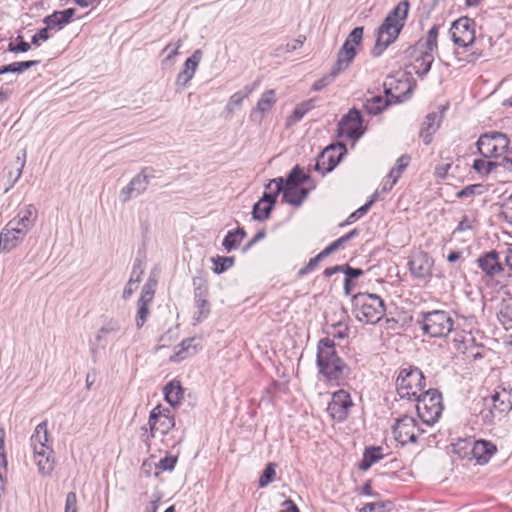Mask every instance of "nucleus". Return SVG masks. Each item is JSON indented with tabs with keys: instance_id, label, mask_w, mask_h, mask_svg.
Returning <instances> with one entry per match:
<instances>
[{
	"instance_id": "774afa93",
	"label": "nucleus",
	"mask_w": 512,
	"mask_h": 512,
	"mask_svg": "<svg viewBox=\"0 0 512 512\" xmlns=\"http://www.w3.org/2000/svg\"><path fill=\"white\" fill-rule=\"evenodd\" d=\"M154 294H155L154 292L142 289V292L138 299V302L150 305L154 298Z\"/></svg>"
},
{
	"instance_id": "b1692460",
	"label": "nucleus",
	"mask_w": 512,
	"mask_h": 512,
	"mask_svg": "<svg viewBox=\"0 0 512 512\" xmlns=\"http://www.w3.org/2000/svg\"><path fill=\"white\" fill-rule=\"evenodd\" d=\"M207 289L197 288L194 293V304L196 311L194 312L193 319L195 323H200L205 320L211 312V304L207 299Z\"/></svg>"
},
{
	"instance_id": "423d86ee",
	"label": "nucleus",
	"mask_w": 512,
	"mask_h": 512,
	"mask_svg": "<svg viewBox=\"0 0 512 512\" xmlns=\"http://www.w3.org/2000/svg\"><path fill=\"white\" fill-rule=\"evenodd\" d=\"M417 322L422 331L431 337H446L454 328L453 318L443 310L422 313Z\"/></svg>"
},
{
	"instance_id": "1a4fd4ad",
	"label": "nucleus",
	"mask_w": 512,
	"mask_h": 512,
	"mask_svg": "<svg viewBox=\"0 0 512 512\" xmlns=\"http://www.w3.org/2000/svg\"><path fill=\"white\" fill-rule=\"evenodd\" d=\"M424 388V375L418 368L402 369L396 380L397 393L401 398L416 399Z\"/></svg>"
},
{
	"instance_id": "2eb2a0df",
	"label": "nucleus",
	"mask_w": 512,
	"mask_h": 512,
	"mask_svg": "<svg viewBox=\"0 0 512 512\" xmlns=\"http://www.w3.org/2000/svg\"><path fill=\"white\" fill-rule=\"evenodd\" d=\"M433 266V258L423 251L413 253L408 261V268L412 277L424 282L431 278Z\"/></svg>"
},
{
	"instance_id": "f704fd0d",
	"label": "nucleus",
	"mask_w": 512,
	"mask_h": 512,
	"mask_svg": "<svg viewBox=\"0 0 512 512\" xmlns=\"http://www.w3.org/2000/svg\"><path fill=\"white\" fill-rule=\"evenodd\" d=\"M315 107V100L309 99L298 104L291 116L287 119V125H292L300 121L309 111Z\"/></svg>"
},
{
	"instance_id": "4d7b16f0",
	"label": "nucleus",
	"mask_w": 512,
	"mask_h": 512,
	"mask_svg": "<svg viewBox=\"0 0 512 512\" xmlns=\"http://www.w3.org/2000/svg\"><path fill=\"white\" fill-rule=\"evenodd\" d=\"M43 22L46 24L45 28H48V30L51 28H54L56 26H59V27L62 26V23L60 22L57 12H54L51 15H48L47 17H45Z\"/></svg>"
},
{
	"instance_id": "bf43d9fd",
	"label": "nucleus",
	"mask_w": 512,
	"mask_h": 512,
	"mask_svg": "<svg viewBox=\"0 0 512 512\" xmlns=\"http://www.w3.org/2000/svg\"><path fill=\"white\" fill-rule=\"evenodd\" d=\"M451 167L452 165L450 163L438 165L435 169V175L440 179H446L449 177Z\"/></svg>"
},
{
	"instance_id": "473e14b6",
	"label": "nucleus",
	"mask_w": 512,
	"mask_h": 512,
	"mask_svg": "<svg viewBox=\"0 0 512 512\" xmlns=\"http://www.w3.org/2000/svg\"><path fill=\"white\" fill-rule=\"evenodd\" d=\"M37 216L38 213L36 208L31 204H27L19 208L17 215L13 219L16 220L17 223L22 222L33 228L37 220Z\"/></svg>"
},
{
	"instance_id": "de8ad7c7",
	"label": "nucleus",
	"mask_w": 512,
	"mask_h": 512,
	"mask_svg": "<svg viewBox=\"0 0 512 512\" xmlns=\"http://www.w3.org/2000/svg\"><path fill=\"white\" fill-rule=\"evenodd\" d=\"M398 179H399V172L397 170H391L389 175L386 177V179L382 183L383 192L391 190Z\"/></svg>"
},
{
	"instance_id": "69168bd1",
	"label": "nucleus",
	"mask_w": 512,
	"mask_h": 512,
	"mask_svg": "<svg viewBox=\"0 0 512 512\" xmlns=\"http://www.w3.org/2000/svg\"><path fill=\"white\" fill-rule=\"evenodd\" d=\"M410 161V157L407 155H402L397 160V166L392 168L391 170H397L399 172V176L401 175L402 171L408 166Z\"/></svg>"
},
{
	"instance_id": "c756f323",
	"label": "nucleus",
	"mask_w": 512,
	"mask_h": 512,
	"mask_svg": "<svg viewBox=\"0 0 512 512\" xmlns=\"http://www.w3.org/2000/svg\"><path fill=\"white\" fill-rule=\"evenodd\" d=\"M165 400L173 407L180 404L184 396V390L177 380H172L164 387Z\"/></svg>"
},
{
	"instance_id": "393cba45",
	"label": "nucleus",
	"mask_w": 512,
	"mask_h": 512,
	"mask_svg": "<svg viewBox=\"0 0 512 512\" xmlns=\"http://www.w3.org/2000/svg\"><path fill=\"white\" fill-rule=\"evenodd\" d=\"M478 266L489 277L494 278L503 272V266L499 261L498 253L491 251L478 259Z\"/></svg>"
},
{
	"instance_id": "0e129e2a",
	"label": "nucleus",
	"mask_w": 512,
	"mask_h": 512,
	"mask_svg": "<svg viewBox=\"0 0 512 512\" xmlns=\"http://www.w3.org/2000/svg\"><path fill=\"white\" fill-rule=\"evenodd\" d=\"M9 223H10V227L15 228V230H18L19 232L21 231V233H24L25 235H27L30 232V230L32 229L30 226L26 225L25 223H22V222L17 223V221L14 219H11L9 221Z\"/></svg>"
},
{
	"instance_id": "9b49d317",
	"label": "nucleus",
	"mask_w": 512,
	"mask_h": 512,
	"mask_svg": "<svg viewBox=\"0 0 512 512\" xmlns=\"http://www.w3.org/2000/svg\"><path fill=\"white\" fill-rule=\"evenodd\" d=\"M394 82V77H388L384 82L386 97L382 95H371L370 97H366L364 101V109L368 114L378 115L388 107L391 103V99H395V103H399L407 99L406 94L395 95L392 93Z\"/></svg>"
},
{
	"instance_id": "39448f33",
	"label": "nucleus",
	"mask_w": 512,
	"mask_h": 512,
	"mask_svg": "<svg viewBox=\"0 0 512 512\" xmlns=\"http://www.w3.org/2000/svg\"><path fill=\"white\" fill-rule=\"evenodd\" d=\"M485 406L480 417L484 423L493 424L512 409V388L498 386L490 399H485Z\"/></svg>"
},
{
	"instance_id": "603ef678",
	"label": "nucleus",
	"mask_w": 512,
	"mask_h": 512,
	"mask_svg": "<svg viewBox=\"0 0 512 512\" xmlns=\"http://www.w3.org/2000/svg\"><path fill=\"white\" fill-rule=\"evenodd\" d=\"M50 38L48 28L40 29L36 34L33 35L31 43L36 46H40L41 42L47 41Z\"/></svg>"
},
{
	"instance_id": "3c124183",
	"label": "nucleus",
	"mask_w": 512,
	"mask_h": 512,
	"mask_svg": "<svg viewBox=\"0 0 512 512\" xmlns=\"http://www.w3.org/2000/svg\"><path fill=\"white\" fill-rule=\"evenodd\" d=\"M177 463V457L166 456L159 462V468L163 471H172Z\"/></svg>"
},
{
	"instance_id": "7ed1b4c3",
	"label": "nucleus",
	"mask_w": 512,
	"mask_h": 512,
	"mask_svg": "<svg viewBox=\"0 0 512 512\" xmlns=\"http://www.w3.org/2000/svg\"><path fill=\"white\" fill-rule=\"evenodd\" d=\"M31 447L34 453V463L38 467V472L42 476H48L55 467L54 451L48 445L47 424L41 422L38 424L31 436Z\"/></svg>"
},
{
	"instance_id": "f03ea898",
	"label": "nucleus",
	"mask_w": 512,
	"mask_h": 512,
	"mask_svg": "<svg viewBox=\"0 0 512 512\" xmlns=\"http://www.w3.org/2000/svg\"><path fill=\"white\" fill-rule=\"evenodd\" d=\"M317 366L327 380L337 383L346 379L350 372L349 367L338 356L335 343L330 338H323L318 343Z\"/></svg>"
},
{
	"instance_id": "a18cd8bd",
	"label": "nucleus",
	"mask_w": 512,
	"mask_h": 512,
	"mask_svg": "<svg viewBox=\"0 0 512 512\" xmlns=\"http://www.w3.org/2000/svg\"><path fill=\"white\" fill-rule=\"evenodd\" d=\"M363 31V27L354 28L348 35L344 43H348L350 46H354V48L356 49V46H358L361 43V40L363 38Z\"/></svg>"
},
{
	"instance_id": "052dcab7",
	"label": "nucleus",
	"mask_w": 512,
	"mask_h": 512,
	"mask_svg": "<svg viewBox=\"0 0 512 512\" xmlns=\"http://www.w3.org/2000/svg\"><path fill=\"white\" fill-rule=\"evenodd\" d=\"M56 12L59 16V19H60V22L62 23V25H65L70 22L71 18L73 17V15L75 13V10L73 8H68L63 11H56Z\"/></svg>"
},
{
	"instance_id": "6e6552de",
	"label": "nucleus",
	"mask_w": 512,
	"mask_h": 512,
	"mask_svg": "<svg viewBox=\"0 0 512 512\" xmlns=\"http://www.w3.org/2000/svg\"><path fill=\"white\" fill-rule=\"evenodd\" d=\"M415 400L417 401V413L422 422L428 426L436 423L443 410L440 393L436 390H428Z\"/></svg>"
},
{
	"instance_id": "20e7f679",
	"label": "nucleus",
	"mask_w": 512,
	"mask_h": 512,
	"mask_svg": "<svg viewBox=\"0 0 512 512\" xmlns=\"http://www.w3.org/2000/svg\"><path fill=\"white\" fill-rule=\"evenodd\" d=\"M385 304L380 296L372 293H358L352 298V313L364 324H376L385 315Z\"/></svg>"
},
{
	"instance_id": "bb28decb",
	"label": "nucleus",
	"mask_w": 512,
	"mask_h": 512,
	"mask_svg": "<svg viewBox=\"0 0 512 512\" xmlns=\"http://www.w3.org/2000/svg\"><path fill=\"white\" fill-rule=\"evenodd\" d=\"M155 180L153 170L151 168H144L138 175H136L128 184L126 191L122 192H142L148 189L151 182Z\"/></svg>"
},
{
	"instance_id": "680f3d73",
	"label": "nucleus",
	"mask_w": 512,
	"mask_h": 512,
	"mask_svg": "<svg viewBox=\"0 0 512 512\" xmlns=\"http://www.w3.org/2000/svg\"><path fill=\"white\" fill-rule=\"evenodd\" d=\"M30 44L21 40L19 44L14 45L12 42L8 45V51L10 52H27L30 49Z\"/></svg>"
},
{
	"instance_id": "58836bf2",
	"label": "nucleus",
	"mask_w": 512,
	"mask_h": 512,
	"mask_svg": "<svg viewBox=\"0 0 512 512\" xmlns=\"http://www.w3.org/2000/svg\"><path fill=\"white\" fill-rule=\"evenodd\" d=\"M121 326L120 322L116 319L108 320L96 333V340L101 342L109 334H116L119 332Z\"/></svg>"
},
{
	"instance_id": "0eeeda50",
	"label": "nucleus",
	"mask_w": 512,
	"mask_h": 512,
	"mask_svg": "<svg viewBox=\"0 0 512 512\" xmlns=\"http://www.w3.org/2000/svg\"><path fill=\"white\" fill-rule=\"evenodd\" d=\"M302 184H305L306 187L301 188L298 192H309L310 189L315 188L310 175L305 173L303 168L296 165L286 178L278 177L272 179L265 187L270 192H292Z\"/></svg>"
},
{
	"instance_id": "09e8293b",
	"label": "nucleus",
	"mask_w": 512,
	"mask_h": 512,
	"mask_svg": "<svg viewBox=\"0 0 512 512\" xmlns=\"http://www.w3.org/2000/svg\"><path fill=\"white\" fill-rule=\"evenodd\" d=\"M64 512H78L77 508V495L75 492H69L65 500Z\"/></svg>"
},
{
	"instance_id": "a878e982",
	"label": "nucleus",
	"mask_w": 512,
	"mask_h": 512,
	"mask_svg": "<svg viewBox=\"0 0 512 512\" xmlns=\"http://www.w3.org/2000/svg\"><path fill=\"white\" fill-rule=\"evenodd\" d=\"M198 339L196 337L184 339L176 348L173 355L170 356V361L181 362L193 355L198 351Z\"/></svg>"
},
{
	"instance_id": "5fc2aeb1",
	"label": "nucleus",
	"mask_w": 512,
	"mask_h": 512,
	"mask_svg": "<svg viewBox=\"0 0 512 512\" xmlns=\"http://www.w3.org/2000/svg\"><path fill=\"white\" fill-rule=\"evenodd\" d=\"M502 215L509 223H512V194H510L502 205Z\"/></svg>"
},
{
	"instance_id": "c85d7f7f",
	"label": "nucleus",
	"mask_w": 512,
	"mask_h": 512,
	"mask_svg": "<svg viewBox=\"0 0 512 512\" xmlns=\"http://www.w3.org/2000/svg\"><path fill=\"white\" fill-rule=\"evenodd\" d=\"M355 56L356 49L354 46H350L348 43H344L337 54V60L332 69L335 70V73L340 74L350 66Z\"/></svg>"
},
{
	"instance_id": "a211bd4d",
	"label": "nucleus",
	"mask_w": 512,
	"mask_h": 512,
	"mask_svg": "<svg viewBox=\"0 0 512 512\" xmlns=\"http://www.w3.org/2000/svg\"><path fill=\"white\" fill-rule=\"evenodd\" d=\"M463 445L461 448L468 450L464 453V457L468 454H471L472 458L477 461L479 464H485L489 461V459L496 452V447L489 441L478 440V441H460L456 447Z\"/></svg>"
},
{
	"instance_id": "4468645a",
	"label": "nucleus",
	"mask_w": 512,
	"mask_h": 512,
	"mask_svg": "<svg viewBox=\"0 0 512 512\" xmlns=\"http://www.w3.org/2000/svg\"><path fill=\"white\" fill-rule=\"evenodd\" d=\"M346 152V147L342 143L328 146L317 157L314 169L324 176L336 167Z\"/></svg>"
},
{
	"instance_id": "6e6d98bb",
	"label": "nucleus",
	"mask_w": 512,
	"mask_h": 512,
	"mask_svg": "<svg viewBox=\"0 0 512 512\" xmlns=\"http://www.w3.org/2000/svg\"><path fill=\"white\" fill-rule=\"evenodd\" d=\"M345 243V240L341 236L340 238L333 241L331 244H329L325 249L322 250V256H329L331 253L335 252L337 249L340 248L342 244Z\"/></svg>"
},
{
	"instance_id": "f8f14e48",
	"label": "nucleus",
	"mask_w": 512,
	"mask_h": 512,
	"mask_svg": "<svg viewBox=\"0 0 512 512\" xmlns=\"http://www.w3.org/2000/svg\"><path fill=\"white\" fill-rule=\"evenodd\" d=\"M508 147V137L496 131L481 135L477 141V148L484 158L499 157L508 150Z\"/></svg>"
},
{
	"instance_id": "5701e85b",
	"label": "nucleus",
	"mask_w": 512,
	"mask_h": 512,
	"mask_svg": "<svg viewBox=\"0 0 512 512\" xmlns=\"http://www.w3.org/2000/svg\"><path fill=\"white\" fill-rule=\"evenodd\" d=\"M201 56L202 52L200 50H195L193 54L186 59L183 70L177 76V85L186 86L191 81L197 70Z\"/></svg>"
},
{
	"instance_id": "49530a36",
	"label": "nucleus",
	"mask_w": 512,
	"mask_h": 512,
	"mask_svg": "<svg viewBox=\"0 0 512 512\" xmlns=\"http://www.w3.org/2000/svg\"><path fill=\"white\" fill-rule=\"evenodd\" d=\"M283 202L299 207L305 200L307 194H282Z\"/></svg>"
},
{
	"instance_id": "e433bc0d",
	"label": "nucleus",
	"mask_w": 512,
	"mask_h": 512,
	"mask_svg": "<svg viewBox=\"0 0 512 512\" xmlns=\"http://www.w3.org/2000/svg\"><path fill=\"white\" fill-rule=\"evenodd\" d=\"M253 91L252 87L245 86L243 90L235 92L228 100L225 110L232 114L236 107H240L244 99H246Z\"/></svg>"
},
{
	"instance_id": "79ce46f5",
	"label": "nucleus",
	"mask_w": 512,
	"mask_h": 512,
	"mask_svg": "<svg viewBox=\"0 0 512 512\" xmlns=\"http://www.w3.org/2000/svg\"><path fill=\"white\" fill-rule=\"evenodd\" d=\"M276 475V464L269 463L259 478V487L264 488L269 485L275 478Z\"/></svg>"
},
{
	"instance_id": "c9c22d12",
	"label": "nucleus",
	"mask_w": 512,
	"mask_h": 512,
	"mask_svg": "<svg viewBox=\"0 0 512 512\" xmlns=\"http://www.w3.org/2000/svg\"><path fill=\"white\" fill-rule=\"evenodd\" d=\"M383 458L382 449L380 447H372L366 449L363 455V459L359 464V469L368 470L373 464L377 463Z\"/></svg>"
},
{
	"instance_id": "4c0bfd02",
	"label": "nucleus",
	"mask_w": 512,
	"mask_h": 512,
	"mask_svg": "<svg viewBox=\"0 0 512 512\" xmlns=\"http://www.w3.org/2000/svg\"><path fill=\"white\" fill-rule=\"evenodd\" d=\"M376 201V196H372L364 205H362L360 208H358L356 211L351 213L348 218L340 224L341 227L350 225L357 221L358 219L362 218L371 208L373 203Z\"/></svg>"
},
{
	"instance_id": "ea45409f",
	"label": "nucleus",
	"mask_w": 512,
	"mask_h": 512,
	"mask_svg": "<svg viewBox=\"0 0 512 512\" xmlns=\"http://www.w3.org/2000/svg\"><path fill=\"white\" fill-rule=\"evenodd\" d=\"M500 167L499 162L490 161L487 159H476L473 163V168L482 175H487L493 170Z\"/></svg>"
},
{
	"instance_id": "f257e3e1",
	"label": "nucleus",
	"mask_w": 512,
	"mask_h": 512,
	"mask_svg": "<svg viewBox=\"0 0 512 512\" xmlns=\"http://www.w3.org/2000/svg\"><path fill=\"white\" fill-rule=\"evenodd\" d=\"M409 12V1L403 0L386 16L377 31L376 44L371 53L379 57L399 36Z\"/></svg>"
},
{
	"instance_id": "4be33fe9",
	"label": "nucleus",
	"mask_w": 512,
	"mask_h": 512,
	"mask_svg": "<svg viewBox=\"0 0 512 512\" xmlns=\"http://www.w3.org/2000/svg\"><path fill=\"white\" fill-rule=\"evenodd\" d=\"M442 117V113L438 112H431L425 117L419 133L424 144L428 145L431 143L433 135L440 127Z\"/></svg>"
},
{
	"instance_id": "864d4df0",
	"label": "nucleus",
	"mask_w": 512,
	"mask_h": 512,
	"mask_svg": "<svg viewBox=\"0 0 512 512\" xmlns=\"http://www.w3.org/2000/svg\"><path fill=\"white\" fill-rule=\"evenodd\" d=\"M5 431L0 427V469H7V460L4 451Z\"/></svg>"
},
{
	"instance_id": "e2e57ef3",
	"label": "nucleus",
	"mask_w": 512,
	"mask_h": 512,
	"mask_svg": "<svg viewBox=\"0 0 512 512\" xmlns=\"http://www.w3.org/2000/svg\"><path fill=\"white\" fill-rule=\"evenodd\" d=\"M181 47V43L180 41L173 45V44H168L165 48H164V52H167V59L170 60L174 57H176L179 53V48Z\"/></svg>"
},
{
	"instance_id": "338daca9",
	"label": "nucleus",
	"mask_w": 512,
	"mask_h": 512,
	"mask_svg": "<svg viewBox=\"0 0 512 512\" xmlns=\"http://www.w3.org/2000/svg\"><path fill=\"white\" fill-rule=\"evenodd\" d=\"M500 314L502 318L507 319L508 322H512V301H509L503 305Z\"/></svg>"
},
{
	"instance_id": "13d9d810",
	"label": "nucleus",
	"mask_w": 512,
	"mask_h": 512,
	"mask_svg": "<svg viewBox=\"0 0 512 512\" xmlns=\"http://www.w3.org/2000/svg\"><path fill=\"white\" fill-rule=\"evenodd\" d=\"M384 504L382 502L366 503L360 509V512H384Z\"/></svg>"
},
{
	"instance_id": "dca6fc26",
	"label": "nucleus",
	"mask_w": 512,
	"mask_h": 512,
	"mask_svg": "<svg viewBox=\"0 0 512 512\" xmlns=\"http://www.w3.org/2000/svg\"><path fill=\"white\" fill-rule=\"evenodd\" d=\"M424 431L417 425L415 418L411 416H403L397 419L393 425V434L399 443L405 445L416 441L417 436Z\"/></svg>"
},
{
	"instance_id": "8fccbe9b",
	"label": "nucleus",
	"mask_w": 512,
	"mask_h": 512,
	"mask_svg": "<svg viewBox=\"0 0 512 512\" xmlns=\"http://www.w3.org/2000/svg\"><path fill=\"white\" fill-rule=\"evenodd\" d=\"M325 257H326V256H322V251H321L317 256H315V257H313V258H311V259L309 260V262L307 263V265H306L305 267H303V268L299 271V274H300V275H305V274H307V273L311 272L312 270H314V269L317 267V265H318L319 261H320V260H322V259H324Z\"/></svg>"
},
{
	"instance_id": "72a5a7b5",
	"label": "nucleus",
	"mask_w": 512,
	"mask_h": 512,
	"mask_svg": "<svg viewBox=\"0 0 512 512\" xmlns=\"http://www.w3.org/2000/svg\"><path fill=\"white\" fill-rule=\"evenodd\" d=\"M433 62L434 55L430 52L422 51L421 55L415 59V73L420 77L425 76L430 71Z\"/></svg>"
},
{
	"instance_id": "412c9836",
	"label": "nucleus",
	"mask_w": 512,
	"mask_h": 512,
	"mask_svg": "<svg viewBox=\"0 0 512 512\" xmlns=\"http://www.w3.org/2000/svg\"><path fill=\"white\" fill-rule=\"evenodd\" d=\"M24 233L10 227L8 222L0 233V252H10L17 248L25 239Z\"/></svg>"
},
{
	"instance_id": "a19ab883",
	"label": "nucleus",
	"mask_w": 512,
	"mask_h": 512,
	"mask_svg": "<svg viewBox=\"0 0 512 512\" xmlns=\"http://www.w3.org/2000/svg\"><path fill=\"white\" fill-rule=\"evenodd\" d=\"M214 264L212 270L216 274H221L230 269L234 265L233 257L217 256L212 258Z\"/></svg>"
},
{
	"instance_id": "cd10ccee",
	"label": "nucleus",
	"mask_w": 512,
	"mask_h": 512,
	"mask_svg": "<svg viewBox=\"0 0 512 512\" xmlns=\"http://www.w3.org/2000/svg\"><path fill=\"white\" fill-rule=\"evenodd\" d=\"M278 195L279 194H263V197L253 206L254 219L259 221L267 219Z\"/></svg>"
},
{
	"instance_id": "6ab92c4d",
	"label": "nucleus",
	"mask_w": 512,
	"mask_h": 512,
	"mask_svg": "<svg viewBox=\"0 0 512 512\" xmlns=\"http://www.w3.org/2000/svg\"><path fill=\"white\" fill-rule=\"evenodd\" d=\"M352 405L350 394L345 390H338L333 393L327 411L334 420L342 422L348 417Z\"/></svg>"
},
{
	"instance_id": "aec40b11",
	"label": "nucleus",
	"mask_w": 512,
	"mask_h": 512,
	"mask_svg": "<svg viewBox=\"0 0 512 512\" xmlns=\"http://www.w3.org/2000/svg\"><path fill=\"white\" fill-rule=\"evenodd\" d=\"M276 93L273 89L266 90L258 100L256 107L250 113V120L261 123L264 115L268 113L276 103Z\"/></svg>"
},
{
	"instance_id": "f3484780",
	"label": "nucleus",
	"mask_w": 512,
	"mask_h": 512,
	"mask_svg": "<svg viewBox=\"0 0 512 512\" xmlns=\"http://www.w3.org/2000/svg\"><path fill=\"white\" fill-rule=\"evenodd\" d=\"M475 23L473 20L462 17L453 22L450 28V34L454 44L461 47H468L475 40Z\"/></svg>"
},
{
	"instance_id": "c03bdc74",
	"label": "nucleus",
	"mask_w": 512,
	"mask_h": 512,
	"mask_svg": "<svg viewBox=\"0 0 512 512\" xmlns=\"http://www.w3.org/2000/svg\"><path fill=\"white\" fill-rule=\"evenodd\" d=\"M137 306H138V309H137L135 323H136V327L138 329H140L145 324L150 312H149L148 304H143V303L137 302Z\"/></svg>"
},
{
	"instance_id": "ddd939ff",
	"label": "nucleus",
	"mask_w": 512,
	"mask_h": 512,
	"mask_svg": "<svg viewBox=\"0 0 512 512\" xmlns=\"http://www.w3.org/2000/svg\"><path fill=\"white\" fill-rule=\"evenodd\" d=\"M365 132L362 116L359 110L351 109L338 123L339 137L358 140Z\"/></svg>"
},
{
	"instance_id": "37998d69",
	"label": "nucleus",
	"mask_w": 512,
	"mask_h": 512,
	"mask_svg": "<svg viewBox=\"0 0 512 512\" xmlns=\"http://www.w3.org/2000/svg\"><path fill=\"white\" fill-rule=\"evenodd\" d=\"M338 75L339 74L335 73V70H333L331 68V71L328 74L324 75L322 78H320V79H318L317 81L314 82V84L312 86V89L314 91L322 90L323 88H325L328 85H330L336 79V77Z\"/></svg>"
},
{
	"instance_id": "7c9ffc66",
	"label": "nucleus",
	"mask_w": 512,
	"mask_h": 512,
	"mask_svg": "<svg viewBox=\"0 0 512 512\" xmlns=\"http://www.w3.org/2000/svg\"><path fill=\"white\" fill-rule=\"evenodd\" d=\"M245 237V230L241 227H238L237 229L229 231L227 233L222 242V246L227 252H231L233 250H236L240 246Z\"/></svg>"
},
{
	"instance_id": "2f4dec72",
	"label": "nucleus",
	"mask_w": 512,
	"mask_h": 512,
	"mask_svg": "<svg viewBox=\"0 0 512 512\" xmlns=\"http://www.w3.org/2000/svg\"><path fill=\"white\" fill-rule=\"evenodd\" d=\"M439 25H434L427 33L425 38L420 39L417 42L419 47H424L425 52H430L434 55L438 51L437 38L439 34Z\"/></svg>"
},
{
	"instance_id": "9d476101",
	"label": "nucleus",
	"mask_w": 512,
	"mask_h": 512,
	"mask_svg": "<svg viewBox=\"0 0 512 512\" xmlns=\"http://www.w3.org/2000/svg\"><path fill=\"white\" fill-rule=\"evenodd\" d=\"M148 426L150 433L144 437V442L146 443L151 438L156 437L157 434H167L175 426V419L168 409L157 405L150 412Z\"/></svg>"
}]
</instances>
